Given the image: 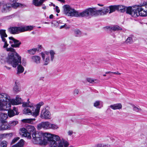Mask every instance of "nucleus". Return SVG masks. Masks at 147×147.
<instances>
[{"mask_svg": "<svg viewBox=\"0 0 147 147\" xmlns=\"http://www.w3.org/2000/svg\"><path fill=\"white\" fill-rule=\"evenodd\" d=\"M2 41L4 42L3 48H6V51L10 52L9 53L8 56L6 58V61L9 64H11L14 67H16L20 63L21 64V57L16 52L15 50L12 47L8 48L9 44L5 39L4 40Z\"/></svg>", "mask_w": 147, "mask_h": 147, "instance_id": "f257e3e1", "label": "nucleus"}, {"mask_svg": "<svg viewBox=\"0 0 147 147\" xmlns=\"http://www.w3.org/2000/svg\"><path fill=\"white\" fill-rule=\"evenodd\" d=\"M43 138L49 142L50 147H65L69 145L68 142L63 138L61 140L58 136L48 133H43Z\"/></svg>", "mask_w": 147, "mask_h": 147, "instance_id": "f03ea898", "label": "nucleus"}, {"mask_svg": "<svg viewBox=\"0 0 147 147\" xmlns=\"http://www.w3.org/2000/svg\"><path fill=\"white\" fill-rule=\"evenodd\" d=\"M44 105L43 102L41 101L36 105V109L34 110V108L33 104L31 103L29 101V99L27 100V102L23 103L22 106L24 107H27L23 110L24 113L28 115H32L35 117H36L38 115L41 107Z\"/></svg>", "mask_w": 147, "mask_h": 147, "instance_id": "7ed1b4c3", "label": "nucleus"}, {"mask_svg": "<svg viewBox=\"0 0 147 147\" xmlns=\"http://www.w3.org/2000/svg\"><path fill=\"white\" fill-rule=\"evenodd\" d=\"M62 8L63 13L68 16L81 17H87V9L82 12H79L68 5H63Z\"/></svg>", "mask_w": 147, "mask_h": 147, "instance_id": "20e7f679", "label": "nucleus"}, {"mask_svg": "<svg viewBox=\"0 0 147 147\" xmlns=\"http://www.w3.org/2000/svg\"><path fill=\"white\" fill-rule=\"evenodd\" d=\"M87 17L90 18L94 16L99 14L104 15L109 12L108 7H104L102 9L97 10L96 7L90 8L87 9Z\"/></svg>", "mask_w": 147, "mask_h": 147, "instance_id": "39448f33", "label": "nucleus"}, {"mask_svg": "<svg viewBox=\"0 0 147 147\" xmlns=\"http://www.w3.org/2000/svg\"><path fill=\"white\" fill-rule=\"evenodd\" d=\"M26 129L23 128L20 129V134L22 136L27 137L28 139L31 138V134L30 133L28 132H33L35 131L34 127L32 125H26Z\"/></svg>", "mask_w": 147, "mask_h": 147, "instance_id": "423d86ee", "label": "nucleus"}, {"mask_svg": "<svg viewBox=\"0 0 147 147\" xmlns=\"http://www.w3.org/2000/svg\"><path fill=\"white\" fill-rule=\"evenodd\" d=\"M127 13L129 14L134 17H137L139 16V13L138 9V6L128 7Z\"/></svg>", "mask_w": 147, "mask_h": 147, "instance_id": "0eeeda50", "label": "nucleus"}, {"mask_svg": "<svg viewBox=\"0 0 147 147\" xmlns=\"http://www.w3.org/2000/svg\"><path fill=\"white\" fill-rule=\"evenodd\" d=\"M48 107L44 108L42 110L40 114V117L45 119H50L51 118V114L48 110Z\"/></svg>", "mask_w": 147, "mask_h": 147, "instance_id": "6e6552de", "label": "nucleus"}, {"mask_svg": "<svg viewBox=\"0 0 147 147\" xmlns=\"http://www.w3.org/2000/svg\"><path fill=\"white\" fill-rule=\"evenodd\" d=\"M10 40L9 43L11 44V46L12 48H19L21 42L20 41L17 40L12 37H10L9 38Z\"/></svg>", "mask_w": 147, "mask_h": 147, "instance_id": "1a4fd4ad", "label": "nucleus"}, {"mask_svg": "<svg viewBox=\"0 0 147 147\" xmlns=\"http://www.w3.org/2000/svg\"><path fill=\"white\" fill-rule=\"evenodd\" d=\"M11 107L9 102H3L2 99L0 100V111H8L10 109Z\"/></svg>", "mask_w": 147, "mask_h": 147, "instance_id": "9d476101", "label": "nucleus"}, {"mask_svg": "<svg viewBox=\"0 0 147 147\" xmlns=\"http://www.w3.org/2000/svg\"><path fill=\"white\" fill-rule=\"evenodd\" d=\"M33 139L35 142V143H39L42 140L43 133L40 132L38 133L34 132L32 134Z\"/></svg>", "mask_w": 147, "mask_h": 147, "instance_id": "9b49d317", "label": "nucleus"}, {"mask_svg": "<svg viewBox=\"0 0 147 147\" xmlns=\"http://www.w3.org/2000/svg\"><path fill=\"white\" fill-rule=\"evenodd\" d=\"M138 6V9L139 16H147V4L142 5L141 6Z\"/></svg>", "mask_w": 147, "mask_h": 147, "instance_id": "f8f14e48", "label": "nucleus"}, {"mask_svg": "<svg viewBox=\"0 0 147 147\" xmlns=\"http://www.w3.org/2000/svg\"><path fill=\"white\" fill-rule=\"evenodd\" d=\"M50 123L48 121L42 122L38 124L37 128L38 130H40L43 128L44 129H49Z\"/></svg>", "mask_w": 147, "mask_h": 147, "instance_id": "ddd939ff", "label": "nucleus"}, {"mask_svg": "<svg viewBox=\"0 0 147 147\" xmlns=\"http://www.w3.org/2000/svg\"><path fill=\"white\" fill-rule=\"evenodd\" d=\"M13 7L12 5L9 3H5L3 4L1 9V12L3 13H6L9 12Z\"/></svg>", "mask_w": 147, "mask_h": 147, "instance_id": "4468645a", "label": "nucleus"}, {"mask_svg": "<svg viewBox=\"0 0 147 147\" xmlns=\"http://www.w3.org/2000/svg\"><path fill=\"white\" fill-rule=\"evenodd\" d=\"M10 101L11 105V104L14 105H18L20 104L21 103L23 104V103L25 102H22V99L18 95H17L16 96L15 99H11V100H10Z\"/></svg>", "mask_w": 147, "mask_h": 147, "instance_id": "2eb2a0df", "label": "nucleus"}, {"mask_svg": "<svg viewBox=\"0 0 147 147\" xmlns=\"http://www.w3.org/2000/svg\"><path fill=\"white\" fill-rule=\"evenodd\" d=\"M21 27H10L8 29L9 32L11 34H15L22 32Z\"/></svg>", "mask_w": 147, "mask_h": 147, "instance_id": "dca6fc26", "label": "nucleus"}, {"mask_svg": "<svg viewBox=\"0 0 147 147\" xmlns=\"http://www.w3.org/2000/svg\"><path fill=\"white\" fill-rule=\"evenodd\" d=\"M8 115L9 117H11L15 115H18L19 114L18 109L15 107H14L13 110H8Z\"/></svg>", "mask_w": 147, "mask_h": 147, "instance_id": "f3484780", "label": "nucleus"}, {"mask_svg": "<svg viewBox=\"0 0 147 147\" xmlns=\"http://www.w3.org/2000/svg\"><path fill=\"white\" fill-rule=\"evenodd\" d=\"M8 118L7 114L2 112L0 113V121L2 123H4L7 122L6 120Z\"/></svg>", "mask_w": 147, "mask_h": 147, "instance_id": "a211bd4d", "label": "nucleus"}, {"mask_svg": "<svg viewBox=\"0 0 147 147\" xmlns=\"http://www.w3.org/2000/svg\"><path fill=\"white\" fill-rule=\"evenodd\" d=\"M0 98H4V99H3L2 101L3 102H9L10 103V101L11 99L10 98V97L5 93H2L0 94Z\"/></svg>", "mask_w": 147, "mask_h": 147, "instance_id": "6ab92c4d", "label": "nucleus"}, {"mask_svg": "<svg viewBox=\"0 0 147 147\" xmlns=\"http://www.w3.org/2000/svg\"><path fill=\"white\" fill-rule=\"evenodd\" d=\"M0 98H4V99H3L2 101L3 102H9L10 103V101L11 99L10 98V97L5 93H2L0 94Z\"/></svg>", "mask_w": 147, "mask_h": 147, "instance_id": "aec40b11", "label": "nucleus"}, {"mask_svg": "<svg viewBox=\"0 0 147 147\" xmlns=\"http://www.w3.org/2000/svg\"><path fill=\"white\" fill-rule=\"evenodd\" d=\"M41 55L43 61V65H47L49 63L50 61L49 57V56H47L45 58V55L43 53H41Z\"/></svg>", "mask_w": 147, "mask_h": 147, "instance_id": "412c9836", "label": "nucleus"}, {"mask_svg": "<svg viewBox=\"0 0 147 147\" xmlns=\"http://www.w3.org/2000/svg\"><path fill=\"white\" fill-rule=\"evenodd\" d=\"M117 11L123 13L126 11V13H127V10L128 7H127L121 5H117Z\"/></svg>", "mask_w": 147, "mask_h": 147, "instance_id": "4be33fe9", "label": "nucleus"}, {"mask_svg": "<svg viewBox=\"0 0 147 147\" xmlns=\"http://www.w3.org/2000/svg\"><path fill=\"white\" fill-rule=\"evenodd\" d=\"M32 61L36 64H39L40 62V57L38 56H33L31 57Z\"/></svg>", "mask_w": 147, "mask_h": 147, "instance_id": "5701e85b", "label": "nucleus"}, {"mask_svg": "<svg viewBox=\"0 0 147 147\" xmlns=\"http://www.w3.org/2000/svg\"><path fill=\"white\" fill-rule=\"evenodd\" d=\"M109 107L113 110L119 109L122 108V105L120 103H117L111 105Z\"/></svg>", "mask_w": 147, "mask_h": 147, "instance_id": "b1692460", "label": "nucleus"}, {"mask_svg": "<svg viewBox=\"0 0 147 147\" xmlns=\"http://www.w3.org/2000/svg\"><path fill=\"white\" fill-rule=\"evenodd\" d=\"M35 120V119H23L22 121L24 123H28L31 124H34L35 123L34 121Z\"/></svg>", "mask_w": 147, "mask_h": 147, "instance_id": "393cba45", "label": "nucleus"}, {"mask_svg": "<svg viewBox=\"0 0 147 147\" xmlns=\"http://www.w3.org/2000/svg\"><path fill=\"white\" fill-rule=\"evenodd\" d=\"M11 2L13 3L11 5L14 8H16L18 6H22L23 5L20 3H16L18 0H9Z\"/></svg>", "mask_w": 147, "mask_h": 147, "instance_id": "a878e982", "label": "nucleus"}, {"mask_svg": "<svg viewBox=\"0 0 147 147\" xmlns=\"http://www.w3.org/2000/svg\"><path fill=\"white\" fill-rule=\"evenodd\" d=\"M45 0H33V3L36 6L38 7L41 5Z\"/></svg>", "mask_w": 147, "mask_h": 147, "instance_id": "bb28decb", "label": "nucleus"}, {"mask_svg": "<svg viewBox=\"0 0 147 147\" xmlns=\"http://www.w3.org/2000/svg\"><path fill=\"white\" fill-rule=\"evenodd\" d=\"M0 35L2 40H5V38L7 36V35L5 32V30L3 29L0 30Z\"/></svg>", "mask_w": 147, "mask_h": 147, "instance_id": "cd10ccee", "label": "nucleus"}, {"mask_svg": "<svg viewBox=\"0 0 147 147\" xmlns=\"http://www.w3.org/2000/svg\"><path fill=\"white\" fill-rule=\"evenodd\" d=\"M134 38V36L133 35L131 34L127 38L125 42L127 44H131L133 42V38Z\"/></svg>", "mask_w": 147, "mask_h": 147, "instance_id": "c85d7f7f", "label": "nucleus"}, {"mask_svg": "<svg viewBox=\"0 0 147 147\" xmlns=\"http://www.w3.org/2000/svg\"><path fill=\"white\" fill-rule=\"evenodd\" d=\"M24 144V140L21 139L17 143L13 145L12 147H23Z\"/></svg>", "mask_w": 147, "mask_h": 147, "instance_id": "c756f323", "label": "nucleus"}, {"mask_svg": "<svg viewBox=\"0 0 147 147\" xmlns=\"http://www.w3.org/2000/svg\"><path fill=\"white\" fill-rule=\"evenodd\" d=\"M33 26H26L21 27V30L22 32H23L28 30H31L33 29Z\"/></svg>", "mask_w": 147, "mask_h": 147, "instance_id": "7c9ffc66", "label": "nucleus"}, {"mask_svg": "<svg viewBox=\"0 0 147 147\" xmlns=\"http://www.w3.org/2000/svg\"><path fill=\"white\" fill-rule=\"evenodd\" d=\"M108 7L109 9V13H111L115 11L116 10H117V5H110L108 6Z\"/></svg>", "mask_w": 147, "mask_h": 147, "instance_id": "2f4dec72", "label": "nucleus"}, {"mask_svg": "<svg viewBox=\"0 0 147 147\" xmlns=\"http://www.w3.org/2000/svg\"><path fill=\"white\" fill-rule=\"evenodd\" d=\"M13 91L15 93H17L20 91V88H19V84L17 83L16 82H15V86L13 87Z\"/></svg>", "mask_w": 147, "mask_h": 147, "instance_id": "473e14b6", "label": "nucleus"}, {"mask_svg": "<svg viewBox=\"0 0 147 147\" xmlns=\"http://www.w3.org/2000/svg\"><path fill=\"white\" fill-rule=\"evenodd\" d=\"M9 127L8 126V124H5L2 123L0 126V131H3L7 129H9Z\"/></svg>", "mask_w": 147, "mask_h": 147, "instance_id": "72a5a7b5", "label": "nucleus"}, {"mask_svg": "<svg viewBox=\"0 0 147 147\" xmlns=\"http://www.w3.org/2000/svg\"><path fill=\"white\" fill-rule=\"evenodd\" d=\"M122 30V28L117 25L113 26L111 27V31L112 30L113 31H115Z\"/></svg>", "mask_w": 147, "mask_h": 147, "instance_id": "f704fd0d", "label": "nucleus"}, {"mask_svg": "<svg viewBox=\"0 0 147 147\" xmlns=\"http://www.w3.org/2000/svg\"><path fill=\"white\" fill-rule=\"evenodd\" d=\"M24 68L21 65H19L18 67L17 74H19L22 73L24 71Z\"/></svg>", "mask_w": 147, "mask_h": 147, "instance_id": "c9c22d12", "label": "nucleus"}, {"mask_svg": "<svg viewBox=\"0 0 147 147\" xmlns=\"http://www.w3.org/2000/svg\"><path fill=\"white\" fill-rule=\"evenodd\" d=\"M18 122L16 121H10L8 124V126L9 127V129H10L11 127L14 126L18 124Z\"/></svg>", "mask_w": 147, "mask_h": 147, "instance_id": "e433bc0d", "label": "nucleus"}, {"mask_svg": "<svg viewBox=\"0 0 147 147\" xmlns=\"http://www.w3.org/2000/svg\"><path fill=\"white\" fill-rule=\"evenodd\" d=\"M38 51L39 50H38L36 48H33L32 49L28 50L27 52L31 55H34L36 53V51Z\"/></svg>", "mask_w": 147, "mask_h": 147, "instance_id": "4c0bfd02", "label": "nucleus"}, {"mask_svg": "<svg viewBox=\"0 0 147 147\" xmlns=\"http://www.w3.org/2000/svg\"><path fill=\"white\" fill-rule=\"evenodd\" d=\"M59 127L58 125L56 124H53L50 123L49 129L56 130L58 129Z\"/></svg>", "mask_w": 147, "mask_h": 147, "instance_id": "58836bf2", "label": "nucleus"}, {"mask_svg": "<svg viewBox=\"0 0 147 147\" xmlns=\"http://www.w3.org/2000/svg\"><path fill=\"white\" fill-rule=\"evenodd\" d=\"M132 107L134 111L137 112H140L142 111V109L139 106H136L135 105H132Z\"/></svg>", "mask_w": 147, "mask_h": 147, "instance_id": "ea45409f", "label": "nucleus"}, {"mask_svg": "<svg viewBox=\"0 0 147 147\" xmlns=\"http://www.w3.org/2000/svg\"><path fill=\"white\" fill-rule=\"evenodd\" d=\"M50 56H51V60L52 61L55 58V53L54 51L53 50H51L49 52Z\"/></svg>", "mask_w": 147, "mask_h": 147, "instance_id": "a19ab883", "label": "nucleus"}, {"mask_svg": "<svg viewBox=\"0 0 147 147\" xmlns=\"http://www.w3.org/2000/svg\"><path fill=\"white\" fill-rule=\"evenodd\" d=\"M6 55L5 54L2 53L0 54V61L2 62L3 61H4Z\"/></svg>", "mask_w": 147, "mask_h": 147, "instance_id": "79ce46f5", "label": "nucleus"}, {"mask_svg": "<svg viewBox=\"0 0 147 147\" xmlns=\"http://www.w3.org/2000/svg\"><path fill=\"white\" fill-rule=\"evenodd\" d=\"M74 33L76 36H80L81 35V32L78 29L74 30Z\"/></svg>", "mask_w": 147, "mask_h": 147, "instance_id": "37998d69", "label": "nucleus"}, {"mask_svg": "<svg viewBox=\"0 0 147 147\" xmlns=\"http://www.w3.org/2000/svg\"><path fill=\"white\" fill-rule=\"evenodd\" d=\"M7 141H3L1 143V147H7Z\"/></svg>", "mask_w": 147, "mask_h": 147, "instance_id": "c03bdc74", "label": "nucleus"}, {"mask_svg": "<svg viewBox=\"0 0 147 147\" xmlns=\"http://www.w3.org/2000/svg\"><path fill=\"white\" fill-rule=\"evenodd\" d=\"M100 101H96L95 102L94 104V106L97 108H100L101 107H99L98 106L100 105Z\"/></svg>", "mask_w": 147, "mask_h": 147, "instance_id": "a18cd8bd", "label": "nucleus"}, {"mask_svg": "<svg viewBox=\"0 0 147 147\" xmlns=\"http://www.w3.org/2000/svg\"><path fill=\"white\" fill-rule=\"evenodd\" d=\"M13 136V133H10L7 134H5V138H11Z\"/></svg>", "mask_w": 147, "mask_h": 147, "instance_id": "49530a36", "label": "nucleus"}, {"mask_svg": "<svg viewBox=\"0 0 147 147\" xmlns=\"http://www.w3.org/2000/svg\"><path fill=\"white\" fill-rule=\"evenodd\" d=\"M80 93L79 90L77 89H75L73 92V94L74 96H76L78 95Z\"/></svg>", "mask_w": 147, "mask_h": 147, "instance_id": "de8ad7c7", "label": "nucleus"}, {"mask_svg": "<svg viewBox=\"0 0 147 147\" xmlns=\"http://www.w3.org/2000/svg\"><path fill=\"white\" fill-rule=\"evenodd\" d=\"M20 139V138L19 137H16L14 138L12 140L11 144H13L15 143Z\"/></svg>", "mask_w": 147, "mask_h": 147, "instance_id": "09e8293b", "label": "nucleus"}, {"mask_svg": "<svg viewBox=\"0 0 147 147\" xmlns=\"http://www.w3.org/2000/svg\"><path fill=\"white\" fill-rule=\"evenodd\" d=\"M86 80L88 82L92 84L94 82V80L91 78H87Z\"/></svg>", "mask_w": 147, "mask_h": 147, "instance_id": "8fccbe9b", "label": "nucleus"}, {"mask_svg": "<svg viewBox=\"0 0 147 147\" xmlns=\"http://www.w3.org/2000/svg\"><path fill=\"white\" fill-rule=\"evenodd\" d=\"M55 8L56 11L57 13H59L60 12V10L59 9V7L57 6H56L55 7Z\"/></svg>", "mask_w": 147, "mask_h": 147, "instance_id": "3c124183", "label": "nucleus"}, {"mask_svg": "<svg viewBox=\"0 0 147 147\" xmlns=\"http://www.w3.org/2000/svg\"><path fill=\"white\" fill-rule=\"evenodd\" d=\"M5 134H0V139L3 138H5Z\"/></svg>", "mask_w": 147, "mask_h": 147, "instance_id": "603ef678", "label": "nucleus"}, {"mask_svg": "<svg viewBox=\"0 0 147 147\" xmlns=\"http://www.w3.org/2000/svg\"><path fill=\"white\" fill-rule=\"evenodd\" d=\"M13 15H11L8 16L6 17V18L7 19H10L13 17Z\"/></svg>", "mask_w": 147, "mask_h": 147, "instance_id": "864d4df0", "label": "nucleus"}, {"mask_svg": "<svg viewBox=\"0 0 147 147\" xmlns=\"http://www.w3.org/2000/svg\"><path fill=\"white\" fill-rule=\"evenodd\" d=\"M112 73H113V74H117V75H120L121 74L120 73H119L118 71L117 72H112Z\"/></svg>", "mask_w": 147, "mask_h": 147, "instance_id": "5fc2aeb1", "label": "nucleus"}, {"mask_svg": "<svg viewBox=\"0 0 147 147\" xmlns=\"http://www.w3.org/2000/svg\"><path fill=\"white\" fill-rule=\"evenodd\" d=\"M68 134L69 135H71L73 134V131H69L68 132Z\"/></svg>", "mask_w": 147, "mask_h": 147, "instance_id": "6e6d98bb", "label": "nucleus"}, {"mask_svg": "<svg viewBox=\"0 0 147 147\" xmlns=\"http://www.w3.org/2000/svg\"><path fill=\"white\" fill-rule=\"evenodd\" d=\"M111 110L109 108H108L107 111H106V112L107 113H108L110 112H111Z\"/></svg>", "mask_w": 147, "mask_h": 147, "instance_id": "4d7b16f0", "label": "nucleus"}, {"mask_svg": "<svg viewBox=\"0 0 147 147\" xmlns=\"http://www.w3.org/2000/svg\"><path fill=\"white\" fill-rule=\"evenodd\" d=\"M98 147H104V146L101 144H99L97 145Z\"/></svg>", "mask_w": 147, "mask_h": 147, "instance_id": "13d9d810", "label": "nucleus"}, {"mask_svg": "<svg viewBox=\"0 0 147 147\" xmlns=\"http://www.w3.org/2000/svg\"><path fill=\"white\" fill-rule=\"evenodd\" d=\"M53 14H51L50 16L49 17V18L50 19H52L53 18Z\"/></svg>", "mask_w": 147, "mask_h": 147, "instance_id": "bf43d9fd", "label": "nucleus"}, {"mask_svg": "<svg viewBox=\"0 0 147 147\" xmlns=\"http://www.w3.org/2000/svg\"><path fill=\"white\" fill-rule=\"evenodd\" d=\"M24 60H22L23 62H22V64L23 65L25 66V65H26V62H25L24 61Z\"/></svg>", "mask_w": 147, "mask_h": 147, "instance_id": "052dcab7", "label": "nucleus"}, {"mask_svg": "<svg viewBox=\"0 0 147 147\" xmlns=\"http://www.w3.org/2000/svg\"><path fill=\"white\" fill-rule=\"evenodd\" d=\"M5 67L8 70H9L11 68L9 67H7L6 66H5Z\"/></svg>", "mask_w": 147, "mask_h": 147, "instance_id": "680f3d73", "label": "nucleus"}, {"mask_svg": "<svg viewBox=\"0 0 147 147\" xmlns=\"http://www.w3.org/2000/svg\"><path fill=\"white\" fill-rule=\"evenodd\" d=\"M111 27L109 26H107L106 27V28L107 29H109L111 30Z\"/></svg>", "mask_w": 147, "mask_h": 147, "instance_id": "e2e57ef3", "label": "nucleus"}, {"mask_svg": "<svg viewBox=\"0 0 147 147\" xmlns=\"http://www.w3.org/2000/svg\"><path fill=\"white\" fill-rule=\"evenodd\" d=\"M65 25H66V24H65V25H63V26H60V28L61 29V28H63L65 27Z\"/></svg>", "mask_w": 147, "mask_h": 147, "instance_id": "0e129e2a", "label": "nucleus"}, {"mask_svg": "<svg viewBox=\"0 0 147 147\" xmlns=\"http://www.w3.org/2000/svg\"><path fill=\"white\" fill-rule=\"evenodd\" d=\"M98 6H101V7L103 6V5L102 4H100V3L98 4Z\"/></svg>", "mask_w": 147, "mask_h": 147, "instance_id": "69168bd1", "label": "nucleus"}, {"mask_svg": "<svg viewBox=\"0 0 147 147\" xmlns=\"http://www.w3.org/2000/svg\"><path fill=\"white\" fill-rule=\"evenodd\" d=\"M112 72L111 71H107L105 72L106 74H110V73H112Z\"/></svg>", "mask_w": 147, "mask_h": 147, "instance_id": "338daca9", "label": "nucleus"}, {"mask_svg": "<svg viewBox=\"0 0 147 147\" xmlns=\"http://www.w3.org/2000/svg\"><path fill=\"white\" fill-rule=\"evenodd\" d=\"M42 8L43 9H46V6H44L42 7Z\"/></svg>", "mask_w": 147, "mask_h": 147, "instance_id": "774afa93", "label": "nucleus"}]
</instances>
